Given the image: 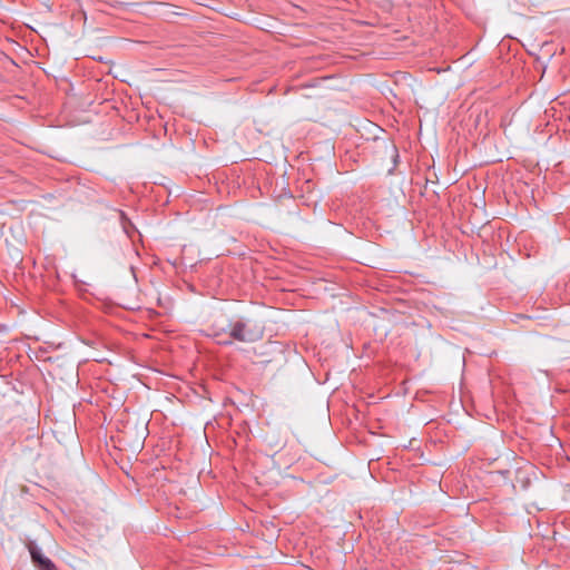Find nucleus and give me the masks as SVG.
Returning a JSON list of instances; mask_svg holds the SVG:
<instances>
[{
	"label": "nucleus",
	"mask_w": 570,
	"mask_h": 570,
	"mask_svg": "<svg viewBox=\"0 0 570 570\" xmlns=\"http://www.w3.org/2000/svg\"><path fill=\"white\" fill-rule=\"evenodd\" d=\"M55 438L59 442L66 440L68 443L77 445L78 434L77 430H56Z\"/></svg>",
	"instance_id": "7ed1b4c3"
},
{
	"label": "nucleus",
	"mask_w": 570,
	"mask_h": 570,
	"mask_svg": "<svg viewBox=\"0 0 570 570\" xmlns=\"http://www.w3.org/2000/svg\"><path fill=\"white\" fill-rule=\"evenodd\" d=\"M213 336L222 345H230L234 341L255 343L264 337L265 322L256 316H240L228 324V330L213 326Z\"/></svg>",
	"instance_id": "f257e3e1"
},
{
	"label": "nucleus",
	"mask_w": 570,
	"mask_h": 570,
	"mask_svg": "<svg viewBox=\"0 0 570 570\" xmlns=\"http://www.w3.org/2000/svg\"><path fill=\"white\" fill-rule=\"evenodd\" d=\"M391 148H392L394 161H396V159L399 158L397 148L394 145H392Z\"/></svg>",
	"instance_id": "39448f33"
},
{
	"label": "nucleus",
	"mask_w": 570,
	"mask_h": 570,
	"mask_svg": "<svg viewBox=\"0 0 570 570\" xmlns=\"http://www.w3.org/2000/svg\"><path fill=\"white\" fill-rule=\"evenodd\" d=\"M148 431L149 430H142L141 431V433L139 435V439L141 441L132 445L134 450H141L142 449V441L146 440V438L148 436Z\"/></svg>",
	"instance_id": "20e7f679"
},
{
	"label": "nucleus",
	"mask_w": 570,
	"mask_h": 570,
	"mask_svg": "<svg viewBox=\"0 0 570 570\" xmlns=\"http://www.w3.org/2000/svg\"><path fill=\"white\" fill-rule=\"evenodd\" d=\"M32 561L37 564L39 570H56L55 564L50 559L43 557L41 552L33 546L29 548Z\"/></svg>",
	"instance_id": "f03ea898"
}]
</instances>
